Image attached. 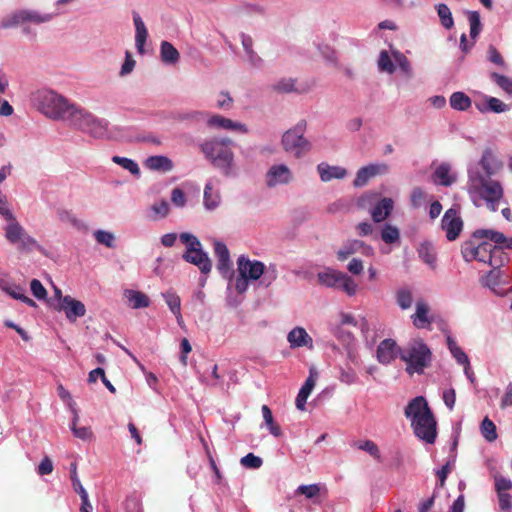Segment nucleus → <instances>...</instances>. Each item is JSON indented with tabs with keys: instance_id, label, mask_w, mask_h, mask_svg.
Listing matches in <instances>:
<instances>
[{
	"instance_id": "obj_52",
	"label": "nucleus",
	"mask_w": 512,
	"mask_h": 512,
	"mask_svg": "<svg viewBox=\"0 0 512 512\" xmlns=\"http://www.w3.org/2000/svg\"><path fill=\"white\" fill-rule=\"evenodd\" d=\"M273 89L281 93H289L293 91L298 92V90L295 88V80L292 78H284L279 80L276 84L273 85Z\"/></svg>"
},
{
	"instance_id": "obj_28",
	"label": "nucleus",
	"mask_w": 512,
	"mask_h": 512,
	"mask_svg": "<svg viewBox=\"0 0 512 512\" xmlns=\"http://www.w3.org/2000/svg\"><path fill=\"white\" fill-rule=\"evenodd\" d=\"M492 269L481 279L483 286L496 292V288L502 283L503 271L501 267H491Z\"/></svg>"
},
{
	"instance_id": "obj_60",
	"label": "nucleus",
	"mask_w": 512,
	"mask_h": 512,
	"mask_svg": "<svg viewBox=\"0 0 512 512\" xmlns=\"http://www.w3.org/2000/svg\"><path fill=\"white\" fill-rule=\"evenodd\" d=\"M70 479H71L72 486L76 493L81 490H85V488L83 487V485L78 477L77 464L75 462L70 464Z\"/></svg>"
},
{
	"instance_id": "obj_32",
	"label": "nucleus",
	"mask_w": 512,
	"mask_h": 512,
	"mask_svg": "<svg viewBox=\"0 0 512 512\" xmlns=\"http://www.w3.org/2000/svg\"><path fill=\"white\" fill-rule=\"evenodd\" d=\"M480 164L488 177L493 175L500 168V163L490 150L483 152Z\"/></svg>"
},
{
	"instance_id": "obj_31",
	"label": "nucleus",
	"mask_w": 512,
	"mask_h": 512,
	"mask_svg": "<svg viewBox=\"0 0 512 512\" xmlns=\"http://www.w3.org/2000/svg\"><path fill=\"white\" fill-rule=\"evenodd\" d=\"M125 295L133 309L146 308L150 304L148 296L140 291L127 290Z\"/></svg>"
},
{
	"instance_id": "obj_59",
	"label": "nucleus",
	"mask_w": 512,
	"mask_h": 512,
	"mask_svg": "<svg viewBox=\"0 0 512 512\" xmlns=\"http://www.w3.org/2000/svg\"><path fill=\"white\" fill-rule=\"evenodd\" d=\"M2 290L5 291L9 296L16 300H20L25 292L24 288L19 285L10 284L1 286Z\"/></svg>"
},
{
	"instance_id": "obj_17",
	"label": "nucleus",
	"mask_w": 512,
	"mask_h": 512,
	"mask_svg": "<svg viewBox=\"0 0 512 512\" xmlns=\"http://www.w3.org/2000/svg\"><path fill=\"white\" fill-rule=\"evenodd\" d=\"M399 348L392 339L381 341L376 351L378 361L381 364H389L399 355Z\"/></svg>"
},
{
	"instance_id": "obj_24",
	"label": "nucleus",
	"mask_w": 512,
	"mask_h": 512,
	"mask_svg": "<svg viewBox=\"0 0 512 512\" xmlns=\"http://www.w3.org/2000/svg\"><path fill=\"white\" fill-rule=\"evenodd\" d=\"M320 178L323 182H328L332 179H342L346 176V170L339 166H330L327 163H320L317 166Z\"/></svg>"
},
{
	"instance_id": "obj_36",
	"label": "nucleus",
	"mask_w": 512,
	"mask_h": 512,
	"mask_svg": "<svg viewBox=\"0 0 512 512\" xmlns=\"http://www.w3.org/2000/svg\"><path fill=\"white\" fill-rule=\"evenodd\" d=\"M220 203V195L214 191L212 184L208 183L204 189V205L207 209L213 210Z\"/></svg>"
},
{
	"instance_id": "obj_56",
	"label": "nucleus",
	"mask_w": 512,
	"mask_h": 512,
	"mask_svg": "<svg viewBox=\"0 0 512 512\" xmlns=\"http://www.w3.org/2000/svg\"><path fill=\"white\" fill-rule=\"evenodd\" d=\"M499 501V507L502 511H510L512 509V495L506 492H496Z\"/></svg>"
},
{
	"instance_id": "obj_55",
	"label": "nucleus",
	"mask_w": 512,
	"mask_h": 512,
	"mask_svg": "<svg viewBox=\"0 0 512 512\" xmlns=\"http://www.w3.org/2000/svg\"><path fill=\"white\" fill-rule=\"evenodd\" d=\"M30 289L34 297L44 300L47 297V291L38 279H33L30 283Z\"/></svg>"
},
{
	"instance_id": "obj_43",
	"label": "nucleus",
	"mask_w": 512,
	"mask_h": 512,
	"mask_svg": "<svg viewBox=\"0 0 512 512\" xmlns=\"http://www.w3.org/2000/svg\"><path fill=\"white\" fill-rule=\"evenodd\" d=\"M321 492V486L319 484L300 485L295 493L304 495L307 499H316Z\"/></svg>"
},
{
	"instance_id": "obj_62",
	"label": "nucleus",
	"mask_w": 512,
	"mask_h": 512,
	"mask_svg": "<svg viewBox=\"0 0 512 512\" xmlns=\"http://www.w3.org/2000/svg\"><path fill=\"white\" fill-rule=\"evenodd\" d=\"M452 471V466L450 462H447L445 465L442 466L441 469H439L436 472V475L439 480V487L443 488L445 486L446 479L449 475V473Z\"/></svg>"
},
{
	"instance_id": "obj_2",
	"label": "nucleus",
	"mask_w": 512,
	"mask_h": 512,
	"mask_svg": "<svg viewBox=\"0 0 512 512\" xmlns=\"http://www.w3.org/2000/svg\"><path fill=\"white\" fill-rule=\"evenodd\" d=\"M476 238L463 242L461 254L465 261H478L490 267H503L509 257L502 247L492 244L491 241L476 242Z\"/></svg>"
},
{
	"instance_id": "obj_10",
	"label": "nucleus",
	"mask_w": 512,
	"mask_h": 512,
	"mask_svg": "<svg viewBox=\"0 0 512 512\" xmlns=\"http://www.w3.org/2000/svg\"><path fill=\"white\" fill-rule=\"evenodd\" d=\"M9 223L5 227V237L13 245H17V249L21 252H28L33 248L40 249L37 240L31 237L25 229L18 223L13 216L7 220Z\"/></svg>"
},
{
	"instance_id": "obj_39",
	"label": "nucleus",
	"mask_w": 512,
	"mask_h": 512,
	"mask_svg": "<svg viewBox=\"0 0 512 512\" xmlns=\"http://www.w3.org/2000/svg\"><path fill=\"white\" fill-rule=\"evenodd\" d=\"M381 239L386 244H393L400 239V231L393 225L385 224L381 229Z\"/></svg>"
},
{
	"instance_id": "obj_42",
	"label": "nucleus",
	"mask_w": 512,
	"mask_h": 512,
	"mask_svg": "<svg viewBox=\"0 0 512 512\" xmlns=\"http://www.w3.org/2000/svg\"><path fill=\"white\" fill-rule=\"evenodd\" d=\"M242 46L249 56V60L253 65H256L261 61L260 57L253 51V39L251 36L241 33Z\"/></svg>"
},
{
	"instance_id": "obj_51",
	"label": "nucleus",
	"mask_w": 512,
	"mask_h": 512,
	"mask_svg": "<svg viewBox=\"0 0 512 512\" xmlns=\"http://www.w3.org/2000/svg\"><path fill=\"white\" fill-rule=\"evenodd\" d=\"M21 23H23V15L22 10H19L14 12L10 16L4 18L0 24V27L3 29H8L11 27H15Z\"/></svg>"
},
{
	"instance_id": "obj_9",
	"label": "nucleus",
	"mask_w": 512,
	"mask_h": 512,
	"mask_svg": "<svg viewBox=\"0 0 512 512\" xmlns=\"http://www.w3.org/2000/svg\"><path fill=\"white\" fill-rule=\"evenodd\" d=\"M361 208H369L371 218L375 223L385 221L393 211L394 202L391 198L380 197L378 193L367 192L358 200Z\"/></svg>"
},
{
	"instance_id": "obj_33",
	"label": "nucleus",
	"mask_w": 512,
	"mask_h": 512,
	"mask_svg": "<svg viewBox=\"0 0 512 512\" xmlns=\"http://www.w3.org/2000/svg\"><path fill=\"white\" fill-rule=\"evenodd\" d=\"M161 59L164 63L174 64L179 60L178 50L169 42L163 41L160 49Z\"/></svg>"
},
{
	"instance_id": "obj_30",
	"label": "nucleus",
	"mask_w": 512,
	"mask_h": 512,
	"mask_svg": "<svg viewBox=\"0 0 512 512\" xmlns=\"http://www.w3.org/2000/svg\"><path fill=\"white\" fill-rule=\"evenodd\" d=\"M166 304L170 308L171 312L176 316L178 323L182 321L181 315V300L180 297L174 291H167L162 294Z\"/></svg>"
},
{
	"instance_id": "obj_64",
	"label": "nucleus",
	"mask_w": 512,
	"mask_h": 512,
	"mask_svg": "<svg viewBox=\"0 0 512 512\" xmlns=\"http://www.w3.org/2000/svg\"><path fill=\"white\" fill-rule=\"evenodd\" d=\"M512 406V383L510 382L505 389V393L501 398L500 408L506 409Z\"/></svg>"
},
{
	"instance_id": "obj_11",
	"label": "nucleus",
	"mask_w": 512,
	"mask_h": 512,
	"mask_svg": "<svg viewBox=\"0 0 512 512\" xmlns=\"http://www.w3.org/2000/svg\"><path fill=\"white\" fill-rule=\"evenodd\" d=\"M318 282L329 288L342 289L349 296H353L357 291V284L347 274L334 269H326L317 275Z\"/></svg>"
},
{
	"instance_id": "obj_58",
	"label": "nucleus",
	"mask_w": 512,
	"mask_h": 512,
	"mask_svg": "<svg viewBox=\"0 0 512 512\" xmlns=\"http://www.w3.org/2000/svg\"><path fill=\"white\" fill-rule=\"evenodd\" d=\"M371 178H372V176L367 171V169L365 167H362L358 170L353 184L355 187H363L368 183V181Z\"/></svg>"
},
{
	"instance_id": "obj_15",
	"label": "nucleus",
	"mask_w": 512,
	"mask_h": 512,
	"mask_svg": "<svg viewBox=\"0 0 512 512\" xmlns=\"http://www.w3.org/2000/svg\"><path fill=\"white\" fill-rule=\"evenodd\" d=\"M183 259L197 266L203 274H208L211 271L212 263L208 255L202 251L201 246H194V248H187L183 254Z\"/></svg>"
},
{
	"instance_id": "obj_20",
	"label": "nucleus",
	"mask_w": 512,
	"mask_h": 512,
	"mask_svg": "<svg viewBox=\"0 0 512 512\" xmlns=\"http://www.w3.org/2000/svg\"><path fill=\"white\" fill-rule=\"evenodd\" d=\"M291 348L308 347L313 348V340L302 327L293 328L287 336Z\"/></svg>"
},
{
	"instance_id": "obj_3",
	"label": "nucleus",
	"mask_w": 512,
	"mask_h": 512,
	"mask_svg": "<svg viewBox=\"0 0 512 512\" xmlns=\"http://www.w3.org/2000/svg\"><path fill=\"white\" fill-rule=\"evenodd\" d=\"M399 357L406 363L405 371L409 375L422 374L431 365L432 352L423 339L416 338L399 348Z\"/></svg>"
},
{
	"instance_id": "obj_45",
	"label": "nucleus",
	"mask_w": 512,
	"mask_h": 512,
	"mask_svg": "<svg viewBox=\"0 0 512 512\" xmlns=\"http://www.w3.org/2000/svg\"><path fill=\"white\" fill-rule=\"evenodd\" d=\"M490 78L506 93L512 94V80L509 77L492 72Z\"/></svg>"
},
{
	"instance_id": "obj_5",
	"label": "nucleus",
	"mask_w": 512,
	"mask_h": 512,
	"mask_svg": "<svg viewBox=\"0 0 512 512\" xmlns=\"http://www.w3.org/2000/svg\"><path fill=\"white\" fill-rule=\"evenodd\" d=\"M306 129V120H301L282 136L281 142L284 150L296 158L303 157L311 150L312 145L310 141L304 137Z\"/></svg>"
},
{
	"instance_id": "obj_12",
	"label": "nucleus",
	"mask_w": 512,
	"mask_h": 512,
	"mask_svg": "<svg viewBox=\"0 0 512 512\" xmlns=\"http://www.w3.org/2000/svg\"><path fill=\"white\" fill-rule=\"evenodd\" d=\"M441 227L449 241H454L459 237L463 230V220L457 209L450 208L445 212L441 220Z\"/></svg>"
},
{
	"instance_id": "obj_63",
	"label": "nucleus",
	"mask_w": 512,
	"mask_h": 512,
	"mask_svg": "<svg viewBox=\"0 0 512 512\" xmlns=\"http://www.w3.org/2000/svg\"><path fill=\"white\" fill-rule=\"evenodd\" d=\"M488 107L495 113H501L507 110V105L495 97H490L488 99Z\"/></svg>"
},
{
	"instance_id": "obj_48",
	"label": "nucleus",
	"mask_w": 512,
	"mask_h": 512,
	"mask_svg": "<svg viewBox=\"0 0 512 512\" xmlns=\"http://www.w3.org/2000/svg\"><path fill=\"white\" fill-rule=\"evenodd\" d=\"M396 300L401 309H408L412 306V293L408 289H401L397 292Z\"/></svg>"
},
{
	"instance_id": "obj_1",
	"label": "nucleus",
	"mask_w": 512,
	"mask_h": 512,
	"mask_svg": "<svg viewBox=\"0 0 512 512\" xmlns=\"http://www.w3.org/2000/svg\"><path fill=\"white\" fill-rule=\"evenodd\" d=\"M404 414L411 421L414 434L428 444H433L437 436L435 417L423 396L413 398L405 407Z\"/></svg>"
},
{
	"instance_id": "obj_53",
	"label": "nucleus",
	"mask_w": 512,
	"mask_h": 512,
	"mask_svg": "<svg viewBox=\"0 0 512 512\" xmlns=\"http://www.w3.org/2000/svg\"><path fill=\"white\" fill-rule=\"evenodd\" d=\"M378 66L381 71H386L389 73H393L395 70V66L390 59V56L387 51H382L380 53V57L378 60Z\"/></svg>"
},
{
	"instance_id": "obj_16",
	"label": "nucleus",
	"mask_w": 512,
	"mask_h": 512,
	"mask_svg": "<svg viewBox=\"0 0 512 512\" xmlns=\"http://www.w3.org/2000/svg\"><path fill=\"white\" fill-rule=\"evenodd\" d=\"M291 178V172L286 165H273L267 172V185L274 187L279 184H287Z\"/></svg>"
},
{
	"instance_id": "obj_27",
	"label": "nucleus",
	"mask_w": 512,
	"mask_h": 512,
	"mask_svg": "<svg viewBox=\"0 0 512 512\" xmlns=\"http://www.w3.org/2000/svg\"><path fill=\"white\" fill-rule=\"evenodd\" d=\"M419 258L426 263L431 269L436 268V252L430 242H423L420 244L418 250Z\"/></svg>"
},
{
	"instance_id": "obj_44",
	"label": "nucleus",
	"mask_w": 512,
	"mask_h": 512,
	"mask_svg": "<svg viewBox=\"0 0 512 512\" xmlns=\"http://www.w3.org/2000/svg\"><path fill=\"white\" fill-rule=\"evenodd\" d=\"M113 162L120 165L124 169L128 170L133 175H138L140 173V169L138 164L129 158L126 157H120V156H114L112 158Z\"/></svg>"
},
{
	"instance_id": "obj_18",
	"label": "nucleus",
	"mask_w": 512,
	"mask_h": 512,
	"mask_svg": "<svg viewBox=\"0 0 512 512\" xmlns=\"http://www.w3.org/2000/svg\"><path fill=\"white\" fill-rule=\"evenodd\" d=\"M475 238H485L493 242L496 246L502 247V249L508 248L512 250V237L507 238L503 233L491 229H480L473 233Z\"/></svg>"
},
{
	"instance_id": "obj_49",
	"label": "nucleus",
	"mask_w": 512,
	"mask_h": 512,
	"mask_svg": "<svg viewBox=\"0 0 512 512\" xmlns=\"http://www.w3.org/2000/svg\"><path fill=\"white\" fill-rule=\"evenodd\" d=\"M493 479L495 481L496 492H506L512 490V481L502 476L499 472H495L493 474Z\"/></svg>"
},
{
	"instance_id": "obj_4",
	"label": "nucleus",
	"mask_w": 512,
	"mask_h": 512,
	"mask_svg": "<svg viewBox=\"0 0 512 512\" xmlns=\"http://www.w3.org/2000/svg\"><path fill=\"white\" fill-rule=\"evenodd\" d=\"M34 101L39 111L54 120L67 121L75 107L62 95L46 89L37 91L34 95Z\"/></svg>"
},
{
	"instance_id": "obj_46",
	"label": "nucleus",
	"mask_w": 512,
	"mask_h": 512,
	"mask_svg": "<svg viewBox=\"0 0 512 512\" xmlns=\"http://www.w3.org/2000/svg\"><path fill=\"white\" fill-rule=\"evenodd\" d=\"M94 237L99 244H102L108 248L115 247V244H114L115 237L111 232L104 231V230H96L94 232Z\"/></svg>"
},
{
	"instance_id": "obj_41",
	"label": "nucleus",
	"mask_w": 512,
	"mask_h": 512,
	"mask_svg": "<svg viewBox=\"0 0 512 512\" xmlns=\"http://www.w3.org/2000/svg\"><path fill=\"white\" fill-rule=\"evenodd\" d=\"M262 414H263V419L270 430V433L272 435H274L275 437L281 436V434H282L281 428L279 425L274 423L272 412L267 405L262 406Z\"/></svg>"
},
{
	"instance_id": "obj_57",
	"label": "nucleus",
	"mask_w": 512,
	"mask_h": 512,
	"mask_svg": "<svg viewBox=\"0 0 512 512\" xmlns=\"http://www.w3.org/2000/svg\"><path fill=\"white\" fill-rule=\"evenodd\" d=\"M488 60L500 67L505 68L506 64L502 57V55L499 53V51L496 49L495 46L490 45L488 47Z\"/></svg>"
},
{
	"instance_id": "obj_34",
	"label": "nucleus",
	"mask_w": 512,
	"mask_h": 512,
	"mask_svg": "<svg viewBox=\"0 0 512 512\" xmlns=\"http://www.w3.org/2000/svg\"><path fill=\"white\" fill-rule=\"evenodd\" d=\"M353 446L359 450H363L371 455L375 460L381 462V453L375 442L372 440H359L354 442Z\"/></svg>"
},
{
	"instance_id": "obj_13",
	"label": "nucleus",
	"mask_w": 512,
	"mask_h": 512,
	"mask_svg": "<svg viewBox=\"0 0 512 512\" xmlns=\"http://www.w3.org/2000/svg\"><path fill=\"white\" fill-rule=\"evenodd\" d=\"M54 308L58 311H63L70 322H75L77 318L83 317L86 314L85 305L69 295L61 299V304H57Z\"/></svg>"
},
{
	"instance_id": "obj_6",
	"label": "nucleus",
	"mask_w": 512,
	"mask_h": 512,
	"mask_svg": "<svg viewBox=\"0 0 512 512\" xmlns=\"http://www.w3.org/2000/svg\"><path fill=\"white\" fill-rule=\"evenodd\" d=\"M470 192L477 194L485 200L488 209L495 212L498 209V202L503 197V188L498 181L490 178L478 177L470 181Z\"/></svg>"
},
{
	"instance_id": "obj_61",
	"label": "nucleus",
	"mask_w": 512,
	"mask_h": 512,
	"mask_svg": "<svg viewBox=\"0 0 512 512\" xmlns=\"http://www.w3.org/2000/svg\"><path fill=\"white\" fill-rule=\"evenodd\" d=\"M52 471H53V463L48 456H45L41 460V462L38 466L37 472L39 475L43 476V475L51 474Z\"/></svg>"
},
{
	"instance_id": "obj_47",
	"label": "nucleus",
	"mask_w": 512,
	"mask_h": 512,
	"mask_svg": "<svg viewBox=\"0 0 512 512\" xmlns=\"http://www.w3.org/2000/svg\"><path fill=\"white\" fill-rule=\"evenodd\" d=\"M468 20L470 23V36L475 39L481 31L480 15L477 11H470L468 13Z\"/></svg>"
},
{
	"instance_id": "obj_37",
	"label": "nucleus",
	"mask_w": 512,
	"mask_h": 512,
	"mask_svg": "<svg viewBox=\"0 0 512 512\" xmlns=\"http://www.w3.org/2000/svg\"><path fill=\"white\" fill-rule=\"evenodd\" d=\"M437 14L441 24L445 29H451L454 26V20L450 8L443 3L436 5Z\"/></svg>"
},
{
	"instance_id": "obj_40",
	"label": "nucleus",
	"mask_w": 512,
	"mask_h": 512,
	"mask_svg": "<svg viewBox=\"0 0 512 512\" xmlns=\"http://www.w3.org/2000/svg\"><path fill=\"white\" fill-rule=\"evenodd\" d=\"M482 436L489 442L497 439L496 425L488 417H485L480 426Z\"/></svg>"
},
{
	"instance_id": "obj_29",
	"label": "nucleus",
	"mask_w": 512,
	"mask_h": 512,
	"mask_svg": "<svg viewBox=\"0 0 512 512\" xmlns=\"http://www.w3.org/2000/svg\"><path fill=\"white\" fill-rule=\"evenodd\" d=\"M146 167L151 170L167 172L173 168V163L166 156H150L146 160Z\"/></svg>"
},
{
	"instance_id": "obj_54",
	"label": "nucleus",
	"mask_w": 512,
	"mask_h": 512,
	"mask_svg": "<svg viewBox=\"0 0 512 512\" xmlns=\"http://www.w3.org/2000/svg\"><path fill=\"white\" fill-rule=\"evenodd\" d=\"M241 464L246 468L257 469L262 465V459L253 453H248L241 458Z\"/></svg>"
},
{
	"instance_id": "obj_21",
	"label": "nucleus",
	"mask_w": 512,
	"mask_h": 512,
	"mask_svg": "<svg viewBox=\"0 0 512 512\" xmlns=\"http://www.w3.org/2000/svg\"><path fill=\"white\" fill-rule=\"evenodd\" d=\"M214 253L218 260L217 269L222 275H226L231 270L230 254L227 246L220 241L214 243Z\"/></svg>"
},
{
	"instance_id": "obj_19",
	"label": "nucleus",
	"mask_w": 512,
	"mask_h": 512,
	"mask_svg": "<svg viewBox=\"0 0 512 512\" xmlns=\"http://www.w3.org/2000/svg\"><path fill=\"white\" fill-rule=\"evenodd\" d=\"M207 125L213 128H221L225 130L239 131L243 134L248 132L246 125L235 122L229 118H225L221 115H212L207 120Z\"/></svg>"
},
{
	"instance_id": "obj_26",
	"label": "nucleus",
	"mask_w": 512,
	"mask_h": 512,
	"mask_svg": "<svg viewBox=\"0 0 512 512\" xmlns=\"http://www.w3.org/2000/svg\"><path fill=\"white\" fill-rule=\"evenodd\" d=\"M133 21L136 29V35H135V43L136 48L139 53L144 52V44L146 42V39L148 37V32L145 27L144 22L142 21L140 15L136 12L133 13Z\"/></svg>"
},
{
	"instance_id": "obj_7",
	"label": "nucleus",
	"mask_w": 512,
	"mask_h": 512,
	"mask_svg": "<svg viewBox=\"0 0 512 512\" xmlns=\"http://www.w3.org/2000/svg\"><path fill=\"white\" fill-rule=\"evenodd\" d=\"M70 124L95 138L105 135L107 131V123L98 119L92 113L85 109L74 107L68 120Z\"/></svg>"
},
{
	"instance_id": "obj_22",
	"label": "nucleus",
	"mask_w": 512,
	"mask_h": 512,
	"mask_svg": "<svg viewBox=\"0 0 512 512\" xmlns=\"http://www.w3.org/2000/svg\"><path fill=\"white\" fill-rule=\"evenodd\" d=\"M316 377H317V373L313 370H310L309 377L306 379L305 383L302 385V387L296 397L295 404L299 410L305 409L306 401H307L309 395L311 394L312 390L315 387V382H316L315 378Z\"/></svg>"
},
{
	"instance_id": "obj_35",
	"label": "nucleus",
	"mask_w": 512,
	"mask_h": 512,
	"mask_svg": "<svg viewBox=\"0 0 512 512\" xmlns=\"http://www.w3.org/2000/svg\"><path fill=\"white\" fill-rule=\"evenodd\" d=\"M450 105L455 110L465 111L471 106V99L463 92H454L450 97Z\"/></svg>"
},
{
	"instance_id": "obj_38",
	"label": "nucleus",
	"mask_w": 512,
	"mask_h": 512,
	"mask_svg": "<svg viewBox=\"0 0 512 512\" xmlns=\"http://www.w3.org/2000/svg\"><path fill=\"white\" fill-rule=\"evenodd\" d=\"M434 181L443 186H449L453 182L450 177V167L447 164H441L434 172Z\"/></svg>"
},
{
	"instance_id": "obj_25",
	"label": "nucleus",
	"mask_w": 512,
	"mask_h": 512,
	"mask_svg": "<svg viewBox=\"0 0 512 512\" xmlns=\"http://www.w3.org/2000/svg\"><path fill=\"white\" fill-rule=\"evenodd\" d=\"M73 419L71 422V431L73 435L83 441H91L94 438V433L89 426L78 427L79 414L76 408H72Z\"/></svg>"
},
{
	"instance_id": "obj_8",
	"label": "nucleus",
	"mask_w": 512,
	"mask_h": 512,
	"mask_svg": "<svg viewBox=\"0 0 512 512\" xmlns=\"http://www.w3.org/2000/svg\"><path fill=\"white\" fill-rule=\"evenodd\" d=\"M201 151L215 167L222 171L224 176L233 175L234 154L229 148L221 147V144L217 142L205 141L201 144Z\"/></svg>"
},
{
	"instance_id": "obj_50",
	"label": "nucleus",
	"mask_w": 512,
	"mask_h": 512,
	"mask_svg": "<svg viewBox=\"0 0 512 512\" xmlns=\"http://www.w3.org/2000/svg\"><path fill=\"white\" fill-rule=\"evenodd\" d=\"M23 15V23L24 22H33V23H44L48 22L51 19L50 15H40L39 13L31 10H22Z\"/></svg>"
},
{
	"instance_id": "obj_14",
	"label": "nucleus",
	"mask_w": 512,
	"mask_h": 512,
	"mask_svg": "<svg viewBox=\"0 0 512 512\" xmlns=\"http://www.w3.org/2000/svg\"><path fill=\"white\" fill-rule=\"evenodd\" d=\"M237 263L239 275L248 280H258L265 272L264 263L258 260L251 261L243 255L238 258Z\"/></svg>"
},
{
	"instance_id": "obj_23",
	"label": "nucleus",
	"mask_w": 512,
	"mask_h": 512,
	"mask_svg": "<svg viewBox=\"0 0 512 512\" xmlns=\"http://www.w3.org/2000/svg\"><path fill=\"white\" fill-rule=\"evenodd\" d=\"M429 306L424 301H418L416 303V312L412 315L413 324L418 329L429 327L432 323V319L429 318Z\"/></svg>"
}]
</instances>
